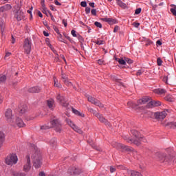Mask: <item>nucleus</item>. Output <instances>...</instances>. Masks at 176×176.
I'll return each mask as SVG.
<instances>
[{"label": "nucleus", "mask_w": 176, "mask_h": 176, "mask_svg": "<svg viewBox=\"0 0 176 176\" xmlns=\"http://www.w3.org/2000/svg\"><path fill=\"white\" fill-rule=\"evenodd\" d=\"M56 100L59 101L60 105L62 107H64V108H68L69 107V104L67 102V100H65V98L64 96H61V94H58L56 96Z\"/></svg>", "instance_id": "6e6552de"}, {"label": "nucleus", "mask_w": 176, "mask_h": 176, "mask_svg": "<svg viewBox=\"0 0 176 176\" xmlns=\"http://www.w3.org/2000/svg\"><path fill=\"white\" fill-rule=\"evenodd\" d=\"M133 25L135 28H138L140 27V23H137V22H134L133 23Z\"/></svg>", "instance_id": "8fccbe9b"}, {"label": "nucleus", "mask_w": 176, "mask_h": 176, "mask_svg": "<svg viewBox=\"0 0 176 176\" xmlns=\"http://www.w3.org/2000/svg\"><path fill=\"white\" fill-rule=\"evenodd\" d=\"M41 91V87H32L28 89L29 93H39Z\"/></svg>", "instance_id": "5701e85b"}, {"label": "nucleus", "mask_w": 176, "mask_h": 176, "mask_svg": "<svg viewBox=\"0 0 176 176\" xmlns=\"http://www.w3.org/2000/svg\"><path fill=\"white\" fill-rule=\"evenodd\" d=\"M47 105L50 109H53V108H54V100L50 99L47 100Z\"/></svg>", "instance_id": "cd10ccee"}, {"label": "nucleus", "mask_w": 176, "mask_h": 176, "mask_svg": "<svg viewBox=\"0 0 176 176\" xmlns=\"http://www.w3.org/2000/svg\"><path fill=\"white\" fill-rule=\"evenodd\" d=\"M39 176H45V172H41L39 174H38Z\"/></svg>", "instance_id": "774afa93"}, {"label": "nucleus", "mask_w": 176, "mask_h": 176, "mask_svg": "<svg viewBox=\"0 0 176 176\" xmlns=\"http://www.w3.org/2000/svg\"><path fill=\"white\" fill-rule=\"evenodd\" d=\"M95 43H96V45H103L104 41L98 40L97 41L95 42Z\"/></svg>", "instance_id": "de8ad7c7"}, {"label": "nucleus", "mask_w": 176, "mask_h": 176, "mask_svg": "<svg viewBox=\"0 0 176 176\" xmlns=\"http://www.w3.org/2000/svg\"><path fill=\"white\" fill-rule=\"evenodd\" d=\"M157 65H159V67H160L162 65V64H163V60H162V58H157Z\"/></svg>", "instance_id": "ea45409f"}, {"label": "nucleus", "mask_w": 176, "mask_h": 176, "mask_svg": "<svg viewBox=\"0 0 176 176\" xmlns=\"http://www.w3.org/2000/svg\"><path fill=\"white\" fill-rule=\"evenodd\" d=\"M11 43L12 44H14L16 43V38H14V36H12V41H11Z\"/></svg>", "instance_id": "680f3d73"}, {"label": "nucleus", "mask_w": 176, "mask_h": 176, "mask_svg": "<svg viewBox=\"0 0 176 176\" xmlns=\"http://www.w3.org/2000/svg\"><path fill=\"white\" fill-rule=\"evenodd\" d=\"M170 7L173 8L170 9L171 13L173 14V16H176V6L174 4H170Z\"/></svg>", "instance_id": "7c9ffc66"}, {"label": "nucleus", "mask_w": 176, "mask_h": 176, "mask_svg": "<svg viewBox=\"0 0 176 176\" xmlns=\"http://www.w3.org/2000/svg\"><path fill=\"white\" fill-rule=\"evenodd\" d=\"M32 47V43L30 38H25L23 43V49L26 54L31 53V49Z\"/></svg>", "instance_id": "423d86ee"}, {"label": "nucleus", "mask_w": 176, "mask_h": 176, "mask_svg": "<svg viewBox=\"0 0 176 176\" xmlns=\"http://www.w3.org/2000/svg\"><path fill=\"white\" fill-rule=\"evenodd\" d=\"M5 142V133L3 132H0V148L3 146V143Z\"/></svg>", "instance_id": "a878e982"}, {"label": "nucleus", "mask_w": 176, "mask_h": 176, "mask_svg": "<svg viewBox=\"0 0 176 176\" xmlns=\"http://www.w3.org/2000/svg\"><path fill=\"white\" fill-rule=\"evenodd\" d=\"M89 112H91V113H93V115H94V116H98L100 113L97 112V111L91 109V108H89L88 109Z\"/></svg>", "instance_id": "2f4dec72"}, {"label": "nucleus", "mask_w": 176, "mask_h": 176, "mask_svg": "<svg viewBox=\"0 0 176 176\" xmlns=\"http://www.w3.org/2000/svg\"><path fill=\"white\" fill-rule=\"evenodd\" d=\"M33 166L35 168H39L42 166V155L39 152H36L32 156Z\"/></svg>", "instance_id": "f03ea898"}, {"label": "nucleus", "mask_w": 176, "mask_h": 176, "mask_svg": "<svg viewBox=\"0 0 176 176\" xmlns=\"http://www.w3.org/2000/svg\"><path fill=\"white\" fill-rule=\"evenodd\" d=\"M131 133L133 135H134V137L136 139H135V140L129 139V138H127L126 136L124 138V140H126V141L128 142H129L130 144H135V145H137L138 146L140 145V144H141V141H142L143 142H146V139L144 138L141 135V133H140L137 131L133 129L131 131Z\"/></svg>", "instance_id": "f257e3e1"}, {"label": "nucleus", "mask_w": 176, "mask_h": 176, "mask_svg": "<svg viewBox=\"0 0 176 176\" xmlns=\"http://www.w3.org/2000/svg\"><path fill=\"white\" fill-rule=\"evenodd\" d=\"M5 118L8 123L11 126H16V124H14V120L13 119V113L12 112V109H8L6 111Z\"/></svg>", "instance_id": "39448f33"}, {"label": "nucleus", "mask_w": 176, "mask_h": 176, "mask_svg": "<svg viewBox=\"0 0 176 176\" xmlns=\"http://www.w3.org/2000/svg\"><path fill=\"white\" fill-rule=\"evenodd\" d=\"M126 172L130 176H142V175L140 173V172H137L135 170H130L127 169Z\"/></svg>", "instance_id": "4be33fe9"}, {"label": "nucleus", "mask_w": 176, "mask_h": 176, "mask_svg": "<svg viewBox=\"0 0 176 176\" xmlns=\"http://www.w3.org/2000/svg\"><path fill=\"white\" fill-rule=\"evenodd\" d=\"M14 176H25V173H16L14 174Z\"/></svg>", "instance_id": "c03bdc74"}, {"label": "nucleus", "mask_w": 176, "mask_h": 176, "mask_svg": "<svg viewBox=\"0 0 176 176\" xmlns=\"http://www.w3.org/2000/svg\"><path fill=\"white\" fill-rule=\"evenodd\" d=\"M96 118H98V119L100 120V122H101V123H104L106 126H109V127H111L112 125H111V123H109V122H108V120H107L104 118V116H102V115L99 113Z\"/></svg>", "instance_id": "f3484780"}, {"label": "nucleus", "mask_w": 176, "mask_h": 176, "mask_svg": "<svg viewBox=\"0 0 176 176\" xmlns=\"http://www.w3.org/2000/svg\"><path fill=\"white\" fill-rule=\"evenodd\" d=\"M101 20L102 21L108 23V24H110V25L116 24V23H118V21H116V19H113L112 18H102Z\"/></svg>", "instance_id": "412c9836"}, {"label": "nucleus", "mask_w": 176, "mask_h": 176, "mask_svg": "<svg viewBox=\"0 0 176 176\" xmlns=\"http://www.w3.org/2000/svg\"><path fill=\"white\" fill-rule=\"evenodd\" d=\"M41 130H49V129H52L51 125H43L41 127Z\"/></svg>", "instance_id": "4c0bfd02"}, {"label": "nucleus", "mask_w": 176, "mask_h": 176, "mask_svg": "<svg viewBox=\"0 0 176 176\" xmlns=\"http://www.w3.org/2000/svg\"><path fill=\"white\" fill-rule=\"evenodd\" d=\"M72 109L73 113H74L75 115H78V116H80V115H81L80 112H79L78 110H76L74 108H72Z\"/></svg>", "instance_id": "58836bf2"}, {"label": "nucleus", "mask_w": 176, "mask_h": 176, "mask_svg": "<svg viewBox=\"0 0 176 176\" xmlns=\"http://www.w3.org/2000/svg\"><path fill=\"white\" fill-rule=\"evenodd\" d=\"M162 80H163V82H165L167 85L168 84V77L164 76Z\"/></svg>", "instance_id": "09e8293b"}, {"label": "nucleus", "mask_w": 176, "mask_h": 176, "mask_svg": "<svg viewBox=\"0 0 176 176\" xmlns=\"http://www.w3.org/2000/svg\"><path fill=\"white\" fill-rule=\"evenodd\" d=\"M66 122L67 124H69V126H70V127H72V129L74 130V131H76V133H78L79 134H82V129H79V127L75 125L74 123L72 122L71 120L67 119Z\"/></svg>", "instance_id": "9d476101"}, {"label": "nucleus", "mask_w": 176, "mask_h": 176, "mask_svg": "<svg viewBox=\"0 0 176 176\" xmlns=\"http://www.w3.org/2000/svg\"><path fill=\"white\" fill-rule=\"evenodd\" d=\"M62 80L64 82L66 86H72V82H69V78L68 77V74H62Z\"/></svg>", "instance_id": "4468645a"}, {"label": "nucleus", "mask_w": 176, "mask_h": 176, "mask_svg": "<svg viewBox=\"0 0 176 176\" xmlns=\"http://www.w3.org/2000/svg\"><path fill=\"white\" fill-rule=\"evenodd\" d=\"M54 3H55V5H57V6H61V3L60 2H58V1H57V0H54Z\"/></svg>", "instance_id": "bf43d9fd"}, {"label": "nucleus", "mask_w": 176, "mask_h": 176, "mask_svg": "<svg viewBox=\"0 0 176 176\" xmlns=\"http://www.w3.org/2000/svg\"><path fill=\"white\" fill-rule=\"evenodd\" d=\"M20 113H25V112L27 111V104H21L19 107Z\"/></svg>", "instance_id": "bb28decb"}, {"label": "nucleus", "mask_w": 176, "mask_h": 176, "mask_svg": "<svg viewBox=\"0 0 176 176\" xmlns=\"http://www.w3.org/2000/svg\"><path fill=\"white\" fill-rule=\"evenodd\" d=\"M12 10V5L6 4L1 7H0L1 13H5V12H9V10Z\"/></svg>", "instance_id": "6ab92c4d"}, {"label": "nucleus", "mask_w": 176, "mask_h": 176, "mask_svg": "<svg viewBox=\"0 0 176 176\" xmlns=\"http://www.w3.org/2000/svg\"><path fill=\"white\" fill-rule=\"evenodd\" d=\"M116 61H118L121 65H126V60L124 58H115Z\"/></svg>", "instance_id": "c756f323"}, {"label": "nucleus", "mask_w": 176, "mask_h": 176, "mask_svg": "<svg viewBox=\"0 0 176 176\" xmlns=\"http://www.w3.org/2000/svg\"><path fill=\"white\" fill-rule=\"evenodd\" d=\"M165 100L170 102L174 101V98H173V96H171V95H168L166 97H165Z\"/></svg>", "instance_id": "c9c22d12"}, {"label": "nucleus", "mask_w": 176, "mask_h": 176, "mask_svg": "<svg viewBox=\"0 0 176 176\" xmlns=\"http://www.w3.org/2000/svg\"><path fill=\"white\" fill-rule=\"evenodd\" d=\"M43 13H44L45 14H47V10L46 9V7L43 8Z\"/></svg>", "instance_id": "13d9d810"}, {"label": "nucleus", "mask_w": 176, "mask_h": 176, "mask_svg": "<svg viewBox=\"0 0 176 176\" xmlns=\"http://www.w3.org/2000/svg\"><path fill=\"white\" fill-rule=\"evenodd\" d=\"M14 123L15 125H12L13 127H25V124L23 120H21V118H16V119L14 121Z\"/></svg>", "instance_id": "9b49d317"}, {"label": "nucleus", "mask_w": 176, "mask_h": 176, "mask_svg": "<svg viewBox=\"0 0 176 176\" xmlns=\"http://www.w3.org/2000/svg\"><path fill=\"white\" fill-rule=\"evenodd\" d=\"M41 6L42 8H46V6L45 5V0L41 1Z\"/></svg>", "instance_id": "e2e57ef3"}, {"label": "nucleus", "mask_w": 176, "mask_h": 176, "mask_svg": "<svg viewBox=\"0 0 176 176\" xmlns=\"http://www.w3.org/2000/svg\"><path fill=\"white\" fill-rule=\"evenodd\" d=\"M15 19H16L17 21H21V20L24 19V12L23 11H17L14 15Z\"/></svg>", "instance_id": "a211bd4d"}, {"label": "nucleus", "mask_w": 176, "mask_h": 176, "mask_svg": "<svg viewBox=\"0 0 176 176\" xmlns=\"http://www.w3.org/2000/svg\"><path fill=\"white\" fill-rule=\"evenodd\" d=\"M155 119H160L163 120L167 116V113L166 111H162V112H157L155 114Z\"/></svg>", "instance_id": "dca6fc26"}, {"label": "nucleus", "mask_w": 176, "mask_h": 176, "mask_svg": "<svg viewBox=\"0 0 176 176\" xmlns=\"http://www.w3.org/2000/svg\"><path fill=\"white\" fill-rule=\"evenodd\" d=\"M117 5H118L120 8H122V9H126V8H127V5L120 0L117 1Z\"/></svg>", "instance_id": "c85d7f7f"}, {"label": "nucleus", "mask_w": 176, "mask_h": 176, "mask_svg": "<svg viewBox=\"0 0 176 176\" xmlns=\"http://www.w3.org/2000/svg\"><path fill=\"white\" fill-rule=\"evenodd\" d=\"M80 6H82V8H86V6H87V3H86V1H82L80 3Z\"/></svg>", "instance_id": "49530a36"}, {"label": "nucleus", "mask_w": 176, "mask_h": 176, "mask_svg": "<svg viewBox=\"0 0 176 176\" xmlns=\"http://www.w3.org/2000/svg\"><path fill=\"white\" fill-rule=\"evenodd\" d=\"M98 64H99V65H102V64H104V61L101 59L98 60Z\"/></svg>", "instance_id": "052dcab7"}, {"label": "nucleus", "mask_w": 176, "mask_h": 176, "mask_svg": "<svg viewBox=\"0 0 176 176\" xmlns=\"http://www.w3.org/2000/svg\"><path fill=\"white\" fill-rule=\"evenodd\" d=\"M27 162L23 166L24 171H30L31 168V160L30 159V155L26 156Z\"/></svg>", "instance_id": "2eb2a0df"}, {"label": "nucleus", "mask_w": 176, "mask_h": 176, "mask_svg": "<svg viewBox=\"0 0 176 176\" xmlns=\"http://www.w3.org/2000/svg\"><path fill=\"white\" fill-rule=\"evenodd\" d=\"M94 25H96V27H98V28H102V25L100 22L96 21L94 23Z\"/></svg>", "instance_id": "a19ab883"}, {"label": "nucleus", "mask_w": 176, "mask_h": 176, "mask_svg": "<svg viewBox=\"0 0 176 176\" xmlns=\"http://www.w3.org/2000/svg\"><path fill=\"white\" fill-rule=\"evenodd\" d=\"M10 56H12V53L6 52L4 58H6L7 57H10Z\"/></svg>", "instance_id": "4d7b16f0"}, {"label": "nucleus", "mask_w": 176, "mask_h": 176, "mask_svg": "<svg viewBox=\"0 0 176 176\" xmlns=\"http://www.w3.org/2000/svg\"><path fill=\"white\" fill-rule=\"evenodd\" d=\"M71 34L72 35H73V36L76 37V31H75L74 30H72L71 31Z\"/></svg>", "instance_id": "603ef678"}, {"label": "nucleus", "mask_w": 176, "mask_h": 176, "mask_svg": "<svg viewBox=\"0 0 176 176\" xmlns=\"http://www.w3.org/2000/svg\"><path fill=\"white\" fill-rule=\"evenodd\" d=\"M6 80V76L3 74L0 75V83H3Z\"/></svg>", "instance_id": "72a5a7b5"}, {"label": "nucleus", "mask_w": 176, "mask_h": 176, "mask_svg": "<svg viewBox=\"0 0 176 176\" xmlns=\"http://www.w3.org/2000/svg\"><path fill=\"white\" fill-rule=\"evenodd\" d=\"M50 126L52 127H58L60 126V122L57 119H54L50 122Z\"/></svg>", "instance_id": "b1692460"}, {"label": "nucleus", "mask_w": 176, "mask_h": 176, "mask_svg": "<svg viewBox=\"0 0 176 176\" xmlns=\"http://www.w3.org/2000/svg\"><path fill=\"white\" fill-rule=\"evenodd\" d=\"M90 10H91L90 8H89V7H87V8H85V13H86L87 14H89V13H90Z\"/></svg>", "instance_id": "3c124183"}, {"label": "nucleus", "mask_w": 176, "mask_h": 176, "mask_svg": "<svg viewBox=\"0 0 176 176\" xmlns=\"http://www.w3.org/2000/svg\"><path fill=\"white\" fill-rule=\"evenodd\" d=\"M116 146L118 149H122V151H126L127 152H130V151H133V148H131V147L125 146L120 143H116V146Z\"/></svg>", "instance_id": "ddd939ff"}, {"label": "nucleus", "mask_w": 176, "mask_h": 176, "mask_svg": "<svg viewBox=\"0 0 176 176\" xmlns=\"http://www.w3.org/2000/svg\"><path fill=\"white\" fill-rule=\"evenodd\" d=\"M141 10H142L141 8L136 9L135 11V14H140V13H141Z\"/></svg>", "instance_id": "a18cd8bd"}, {"label": "nucleus", "mask_w": 176, "mask_h": 176, "mask_svg": "<svg viewBox=\"0 0 176 176\" xmlns=\"http://www.w3.org/2000/svg\"><path fill=\"white\" fill-rule=\"evenodd\" d=\"M157 156L160 157L162 162H165L166 164H170V162H171V157L169 159L168 157L166 156V154L164 153H157Z\"/></svg>", "instance_id": "f8f14e48"}, {"label": "nucleus", "mask_w": 176, "mask_h": 176, "mask_svg": "<svg viewBox=\"0 0 176 176\" xmlns=\"http://www.w3.org/2000/svg\"><path fill=\"white\" fill-rule=\"evenodd\" d=\"M63 24H64V26H65V27H67V21H66L65 19H63Z\"/></svg>", "instance_id": "338daca9"}, {"label": "nucleus", "mask_w": 176, "mask_h": 176, "mask_svg": "<svg viewBox=\"0 0 176 176\" xmlns=\"http://www.w3.org/2000/svg\"><path fill=\"white\" fill-rule=\"evenodd\" d=\"M69 174H71V175H79L81 173H82V169L78 168L75 166L70 167L68 169Z\"/></svg>", "instance_id": "1a4fd4ad"}, {"label": "nucleus", "mask_w": 176, "mask_h": 176, "mask_svg": "<svg viewBox=\"0 0 176 176\" xmlns=\"http://www.w3.org/2000/svg\"><path fill=\"white\" fill-rule=\"evenodd\" d=\"M156 43L157 46H162V41L160 40L157 41Z\"/></svg>", "instance_id": "0e129e2a"}, {"label": "nucleus", "mask_w": 176, "mask_h": 176, "mask_svg": "<svg viewBox=\"0 0 176 176\" xmlns=\"http://www.w3.org/2000/svg\"><path fill=\"white\" fill-rule=\"evenodd\" d=\"M119 31V26L116 25L114 28L113 32H118Z\"/></svg>", "instance_id": "6e6d98bb"}, {"label": "nucleus", "mask_w": 176, "mask_h": 176, "mask_svg": "<svg viewBox=\"0 0 176 176\" xmlns=\"http://www.w3.org/2000/svg\"><path fill=\"white\" fill-rule=\"evenodd\" d=\"M116 171V168L113 166H110V173H115Z\"/></svg>", "instance_id": "864d4df0"}, {"label": "nucleus", "mask_w": 176, "mask_h": 176, "mask_svg": "<svg viewBox=\"0 0 176 176\" xmlns=\"http://www.w3.org/2000/svg\"><path fill=\"white\" fill-rule=\"evenodd\" d=\"M114 80H116V82H117V85H118V86H124V85H123V82H120V80L118 79V78H114Z\"/></svg>", "instance_id": "e433bc0d"}, {"label": "nucleus", "mask_w": 176, "mask_h": 176, "mask_svg": "<svg viewBox=\"0 0 176 176\" xmlns=\"http://www.w3.org/2000/svg\"><path fill=\"white\" fill-rule=\"evenodd\" d=\"M0 27H1V28H3V27H5V25L3 24V21L2 19H0Z\"/></svg>", "instance_id": "5fc2aeb1"}, {"label": "nucleus", "mask_w": 176, "mask_h": 176, "mask_svg": "<svg viewBox=\"0 0 176 176\" xmlns=\"http://www.w3.org/2000/svg\"><path fill=\"white\" fill-rule=\"evenodd\" d=\"M54 31L56 32V34H58V35H59V34H60V30H58V28H54Z\"/></svg>", "instance_id": "69168bd1"}, {"label": "nucleus", "mask_w": 176, "mask_h": 176, "mask_svg": "<svg viewBox=\"0 0 176 176\" xmlns=\"http://www.w3.org/2000/svg\"><path fill=\"white\" fill-rule=\"evenodd\" d=\"M162 105V102L158 100H153L148 102V108H152V107H160Z\"/></svg>", "instance_id": "aec40b11"}, {"label": "nucleus", "mask_w": 176, "mask_h": 176, "mask_svg": "<svg viewBox=\"0 0 176 176\" xmlns=\"http://www.w3.org/2000/svg\"><path fill=\"white\" fill-rule=\"evenodd\" d=\"M54 86L56 87H61V85L58 84V80H57V78H54Z\"/></svg>", "instance_id": "f704fd0d"}, {"label": "nucleus", "mask_w": 176, "mask_h": 176, "mask_svg": "<svg viewBox=\"0 0 176 176\" xmlns=\"http://www.w3.org/2000/svg\"><path fill=\"white\" fill-rule=\"evenodd\" d=\"M87 100L89 101V102H91V104H94L96 107H99V108H104V104L100 103V100L96 99L95 98H94L90 95H87Z\"/></svg>", "instance_id": "0eeeda50"}, {"label": "nucleus", "mask_w": 176, "mask_h": 176, "mask_svg": "<svg viewBox=\"0 0 176 176\" xmlns=\"http://www.w3.org/2000/svg\"><path fill=\"white\" fill-rule=\"evenodd\" d=\"M166 126H168L170 129H176V122H168Z\"/></svg>", "instance_id": "473e14b6"}, {"label": "nucleus", "mask_w": 176, "mask_h": 176, "mask_svg": "<svg viewBox=\"0 0 176 176\" xmlns=\"http://www.w3.org/2000/svg\"><path fill=\"white\" fill-rule=\"evenodd\" d=\"M153 93L155 94H160V96L166 94V89H155L153 90Z\"/></svg>", "instance_id": "393cba45"}, {"label": "nucleus", "mask_w": 176, "mask_h": 176, "mask_svg": "<svg viewBox=\"0 0 176 176\" xmlns=\"http://www.w3.org/2000/svg\"><path fill=\"white\" fill-rule=\"evenodd\" d=\"M91 14H93V16H97V10L96 9H92L91 10Z\"/></svg>", "instance_id": "37998d69"}, {"label": "nucleus", "mask_w": 176, "mask_h": 176, "mask_svg": "<svg viewBox=\"0 0 176 176\" xmlns=\"http://www.w3.org/2000/svg\"><path fill=\"white\" fill-rule=\"evenodd\" d=\"M19 162V158H17V155L14 153L9 154L6 158V164L8 166H13V164H16Z\"/></svg>", "instance_id": "20e7f679"}, {"label": "nucleus", "mask_w": 176, "mask_h": 176, "mask_svg": "<svg viewBox=\"0 0 176 176\" xmlns=\"http://www.w3.org/2000/svg\"><path fill=\"white\" fill-rule=\"evenodd\" d=\"M149 98L144 97L139 100H138V104H135L131 101L128 102L127 105L129 108H132L133 109H137V107H139V105H145L146 102H148Z\"/></svg>", "instance_id": "7ed1b4c3"}, {"label": "nucleus", "mask_w": 176, "mask_h": 176, "mask_svg": "<svg viewBox=\"0 0 176 176\" xmlns=\"http://www.w3.org/2000/svg\"><path fill=\"white\" fill-rule=\"evenodd\" d=\"M125 63H128V64H133V60L129 58H124Z\"/></svg>", "instance_id": "79ce46f5"}]
</instances>
